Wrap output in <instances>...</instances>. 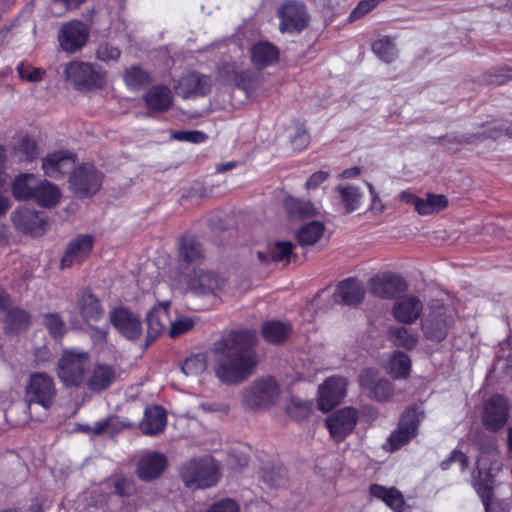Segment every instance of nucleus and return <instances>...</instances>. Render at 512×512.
Segmentation results:
<instances>
[{
    "label": "nucleus",
    "instance_id": "44",
    "mask_svg": "<svg viewBox=\"0 0 512 512\" xmlns=\"http://www.w3.org/2000/svg\"><path fill=\"white\" fill-rule=\"evenodd\" d=\"M372 51L382 61L391 63L397 58L394 42L389 37H383L372 44Z\"/></svg>",
    "mask_w": 512,
    "mask_h": 512
},
{
    "label": "nucleus",
    "instance_id": "5",
    "mask_svg": "<svg viewBox=\"0 0 512 512\" xmlns=\"http://www.w3.org/2000/svg\"><path fill=\"white\" fill-rule=\"evenodd\" d=\"M280 394V389L271 377L252 382L242 392V403L250 409H265L273 405Z\"/></svg>",
    "mask_w": 512,
    "mask_h": 512
},
{
    "label": "nucleus",
    "instance_id": "61",
    "mask_svg": "<svg viewBox=\"0 0 512 512\" xmlns=\"http://www.w3.org/2000/svg\"><path fill=\"white\" fill-rule=\"evenodd\" d=\"M207 512H239V505L232 499L215 502Z\"/></svg>",
    "mask_w": 512,
    "mask_h": 512
},
{
    "label": "nucleus",
    "instance_id": "15",
    "mask_svg": "<svg viewBox=\"0 0 512 512\" xmlns=\"http://www.w3.org/2000/svg\"><path fill=\"white\" fill-rule=\"evenodd\" d=\"M94 238L88 234H80L71 239L65 249L60 265L62 269L82 263L90 255Z\"/></svg>",
    "mask_w": 512,
    "mask_h": 512
},
{
    "label": "nucleus",
    "instance_id": "28",
    "mask_svg": "<svg viewBox=\"0 0 512 512\" xmlns=\"http://www.w3.org/2000/svg\"><path fill=\"white\" fill-rule=\"evenodd\" d=\"M404 288L402 279L393 274H382L371 281V291L374 295L388 299L394 297Z\"/></svg>",
    "mask_w": 512,
    "mask_h": 512
},
{
    "label": "nucleus",
    "instance_id": "8",
    "mask_svg": "<svg viewBox=\"0 0 512 512\" xmlns=\"http://www.w3.org/2000/svg\"><path fill=\"white\" fill-rule=\"evenodd\" d=\"M423 418V411L418 408L407 409L400 418L398 428L388 438L389 450L396 451L415 437Z\"/></svg>",
    "mask_w": 512,
    "mask_h": 512
},
{
    "label": "nucleus",
    "instance_id": "36",
    "mask_svg": "<svg viewBox=\"0 0 512 512\" xmlns=\"http://www.w3.org/2000/svg\"><path fill=\"white\" fill-rule=\"evenodd\" d=\"M60 198L61 192L55 184L40 179L32 200L42 207L50 208L58 204Z\"/></svg>",
    "mask_w": 512,
    "mask_h": 512
},
{
    "label": "nucleus",
    "instance_id": "24",
    "mask_svg": "<svg viewBox=\"0 0 512 512\" xmlns=\"http://www.w3.org/2000/svg\"><path fill=\"white\" fill-rule=\"evenodd\" d=\"M423 310V304L414 295H405L396 299L393 306V315L401 323H414Z\"/></svg>",
    "mask_w": 512,
    "mask_h": 512
},
{
    "label": "nucleus",
    "instance_id": "23",
    "mask_svg": "<svg viewBox=\"0 0 512 512\" xmlns=\"http://www.w3.org/2000/svg\"><path fill=\"white\" fill-rule=\"evenodd\" d=\"M75 166V157L68 151H57L47 155L42 161L46 176L59 178L69 173Z\"/></svg>",
    "mask_w": 512,
    "mask_h": 512
},
{
    "label": "nucleus",
    "instance_id": "26",
    "mask_svg": "<svg viewBox=\"0 0 512 512\" xmlns=\"http://www.w3.org/2000/svg\"><path fill=\"white\" fill-rule=\"evenodd\" d=\"M167 424L166 411L157 405L146 407L139 428L144 435L156 436L164 432Z\"/></svg>",
    "mask_w": 512,
    "mask_h": 512
},
{
    "label": "nucleus",
    "instance_id": "17",
    "mask_svg": "<svg viewBox=\"0 0 512 512\" xmlns=\"http://www.w3.org/2000/svg\"><path fill=\"white\" fill-rule=\"evenodd\" d=\"M509 405L501 395H494L484 405L483 424L492 431L500 429L508 419Z\"/></svg>",
    "mask_w": 512,
    "mask_h": 512
},
{
    "label": "nucleus",
    "instance_id": "12",
    "mask_svg": "<svg viewBox=\"0 0 512 512\" xmlns=\"http://www.w3.org/2000/svg\"><path fill=\"white\" fill-rule=\"evenodd\" d=\"M359 383L366 394L378 402H387L394 395V389L390 381L381 377L377 371L371 368L364 369L361 372Z\"/></svg>",
    "mask_w": 512,
    "mask_h": 512
},
{
    "label": "nucleus",
    "instance_id": "60",
    "mask_svg": "<svg viewBox=\"0 0 512 512\" xmlns=\"http://www.w3.org/2000/svg\"><path fill=\"white\" fill-rule=\"evenodd\" d=\"M366 186L370 195L369 210L376 215L383 213V211L385 210V205L382 202L379 193L376 191L375 187L371 183L367 182Z\"/></svg>",
    "mask_w": 512,
    "mask_h": 512
},
{
    "label": "nucleus",
    "instance_id": "53",
    "mask_svg": "<svg viewBox=\"0 0 512 512\" xmlns=\"http://www.w3.org/2000/svg\"><path fill=\"white\" fill-rule=\"evenodd\" d=\"M44 324L53 337L62 336L66 331V325L58 314H46Z\"/></svg>",
    "mask_w": 512,
    "mask_h": 512
},
{
    "label": "nucleus",
    "instance_id": "25",
    "mask_svg": "<svg viewBox=\"0 0 512 512\" xmlns=\"http://www.w3.org/2000/svg\"><path fill=\"white\" fill-rule=\"evenodd\" d=\"M167 464L164 454L159 452H150L143 455L137 466V475L143 481H150L159 477Z\"/></svg>",
    "mask_w": 512,
    "mask_h": 512
},
{
    "label": "nucleus",
    "instance_id": "11",
    "mask_svg": "<svg viewBox=\"0 0 512 512\" xmlns=\"http://www.w3.org/2000/svg\"><path fill=\"white\" fill-rule=\"evenodd\" d=\"M88 37V27L78 20L63 24L58 33L60 47L70 54L81 50L87 43Z\"/></svg>",
    "mask_w": 512,
    "mask_h": 512
},
{
    "label": "nucleus",
    "instance_id": "37",
    "mask_svg": "<svg viewBox=\"0 0 512 512\" xmlns=\"http://www.w3.org/2000/svg\"><path fill=\"white\" fill-rule=\"evenodd\" d=\"M370 492L395 512H400L404 505L402 493L394 487L387 488L382 485L373 484L370 486Z\"/></svg>",
    "mask_w": 512,
    "mask_h": 512
},
{
    "label": "nucleus",
    "instance_id": "27",
    "mask_svg": "<svg viewBox=\"0 0 512 512\" xmlns=\"http://www.w3.org/2000/svg\"><path fill=\"white\" fill-rule=\"evenodd\" d=\"M364 297V288L354 279L342 281L334 293V302L352 306L359 304Z\"/></svg>",
    "mask_w": 512,
    "mask_h": 512
},
{
    "label": "nucleus",
    "instance_id": "40",
    "mask_svg": "<svg viewBox=\"0 0 512 512\" xmlns=\"http://www.w3.org/2000/svg\"><path fill=\"white\" fill-rule=\"evenodd\" d=\"M291 332V327L280 321H270L263 325L262 336L270 343H280L285 340Z\"/></svg>",
    "mask_w": 512,
    "mask_h": 512
},
{
    "label": "nucleus",
    "instance_id": "41",
    "mask_svg": "<svg viewBox=\"0 0 512 512\" xmlns=\"http://www.w3.org/2000/svg\"><path fill=\"white\" fill-rule=\"evenodd\" d=\"M325 226L319 221H312L302 226L297 233V239L301 246L315 244L324 234Z\"/></svg>",
    "mask_w": 512,
    "mask_h": 512
},
{
    "label": "nucleus",
    "instance_id": "38",
    "mask_svg": "<svg viewBox=\"0 0 512 512\" xmlns=\"http://www.w3.org/2000/svg\"><path fill=\"white\" fill-rule=\"evenodd\" d=\"M179 256L183 262L193 265L199 264L204 258L201 244L190 237H184L180 240Z\"/></svg>",
    "mask_w": 512,
    "mask_h": 512
},
{
    "label": "nucleus",
    "instance_id": "39",
    "mask_svg": "<svg viewBox=\"0 0 512 512\" xmlns=\"http://www.w3.org/2000/svg\"><path fill=\"white\" fill-rule=\"evenodd\" d=\"M410 359L402 352H394L385 363V369L394 379L406 377L410 372Z\"/></svg>",
    "mask_w": 512,
    "mask_h": 512
},
{
    "label": "nucleus",
    "instance_id": "19",
    "mask_svg": "<svg viewBox=\"0 0 512 512\" xmlns=\"http://www.w3.org/2000/svg\"><path fill=\"white\" fill-rule=\"evenodd\" d=\"M357 422V411L354 408H343L326 420L332 438L340 442L350 434Z\"/></svg>",
    "mask_w": 512,
    "mask_h": 512
},
{
    "label": "nucleus",
    "instance_id": "33",
    "mask_svg": "<svg viewBox=\"0 0 512 512\" xmlns=\"http://www.w3.org/2000/svg\"><path fill=\"white\" fill-rule=\"evenodd\" d=\"M40 179L32 173L18 175L12 184V194L18 200H30L36 192Z\"/></svg>",
    "mask_w": 512,
    "mask_h": 512
},
{
    "label": "nucleus",
    "instance_id": "3",
    "mask_svg": "<svg viewBox=\"0 0 512 512\" xmlns=\"http://www.w3.org/2000/svg\"><path fill=\"white\" fill-rule=\"evenodd\" d=\"M89 362L87 352L66 350L59 359L57 375L64 385L79 386L84 381Z\"/></svg>",
    "mask_w": 512,
    "mask_h": 512
},
{
    "label": "nucleus",
    "instance_id": "63",
    "mask_svg": "<svg viewBox=\"0 0 512 512\" xmlns=\"http://www.w3.org/2000/svg\"><path fill=\"white\" fill-rule=\"evenodd\" d=\"M377 5L378 4L375 0H362L351 12L350 18L353 20L358 19L366 13L370 12Z\"/></svg>",
    "mask_w": 512,
    "mask_h": 512
},
{
    "label": "nucleus",
    "instance_id": "52",
    "mask_svg": "<svg viewBox=\"0 0 512 512\" xmlns=\"http://www.w3.org/2000/svg\"><path fill=\"white\" fill-rule=\"evenodd\" d=\"M287 137L289 138L293 149L301 151L309 143V135L303 125L295 124L289 131Z\"/></svg>",
    "mask_w": 512,
    "mask_h": 512
},
{
    "label": "nucleus",
    "instance_id": "16",
    "mask_svg": "<svg viewBox=\"0 0 512 512\" xmlns=\"http://www.w3.org/2000/svg\"><path fill=\"white\" fill-rule=\"evenodd\" d=\"M102 184V174L93 165L80 166L70 177L72 189L81 195L96 193Z\"/></svg>",
    "mask_w": 512,
    "mask_h": 512
},
{
    "label": "nucleus",
    "instance_id": "48",
    "mask_svg": "<svg viewBox=\"0 0 512 512\" xmlns=\"http://www.w3.org/2000/svg\"><path fill=\"white\" fill-rule=\"evenodd\" d=\"M132 424L120 420L118 417H109L108 419L97 422L93 428L92 432L95 435H99L102 433L114 434L122 430L123 428L131 427Z\"/></svg>",
    "mask_w": 512,
    "mask_h": 512
},
{
    "label": "nucleus",
    "instance_id": "20",
    "mask_svg": "<svg viewBox=\"0 0 512 512\" xmlns=\"http://www.w3.org/2000/svg\"><path fill=\"white\" fill-rule=\"evenodd\" d=\"M12 222L21 231L32 235H42L47 226L43 214L27 207L17 208L11 215Z\"/></svg>",
    "mask_w": 512,
    "mask_h": 512
},
{
    "label": "nucleus",
    "instance_id": "55",
    "mask_svg": "<svg viewBox=\"0 0 512 512\" xmlns=\"http://www.w3.org/2000/svg\"><path fill=\"white\" fill-rule=\"evenodd\" d=\"M18 74L21 79L29 82H38L42 80L44 71L40 68H34L30 65L20 63L17 67Z\"/></svg>",
    "mask_w": 512,
    "mask_h": 512
},
{
    "label": "nucleus",
    "instance_id": "42",
    "mask_svg": "<svg viewBox=\"0 0 512 512\" xmlns=\"http://www.w3.org/2000/svg\"><path fill=\"white\" fill-rule=\"evenodd\" d=\"M448 205L447 198L442 194H427L417 202V212L420 215H430L445 209Z\"/></svg>",
    "mask_w": 512,
    "mask_h": 512
},
{
    "label": "nucleus",
    "instance_id": "46",
    "mask_svg": "<svg viewBox=\"0 0 512 512\" xmlns=\"http://www.w3.org/2000/svg\"><path fill=\"white\" fill-rule=\"evenodd\" d=\"M14 155L19 162H31L38 156L36 143L33 139L22 137L14 147Z\"/></svg>",
    "mask_w": 512,
    "mask_h": 512
},
{
    "label": "nucleus",
    "instance_id": "10",
    "mask_svg": "<svg viewBox=\"0 0 512 512\" xmlns=\"http://www.w3.org/2000/svg\"><path fill=\"white\" fill-rule=\"evenodd\" d=\"M186 285L195 295L215 296L224 287L225 280L213 271L194 268L186 276Z\"/></svg>",
    "mask_w": 512,
    "mask_h": 512
},
{
    "label": "nucleus",
    "instance_id": "21",
    "mask_svg": "<svg viewBox=\"0 0 512 512\" xmlns=\"http://www.w3.org/2000/svg\"><path fill=\"white\" fill-rule=\"evenodd\" d=\"M110 321L115 329L129 340L137 339L142 333L139 318L125 308H116L110 312Z\"/></svg>",
    "mask_w": 512,
    "mask_h": 512
},
{
    "label": "nucleus",
    "instance_id": "2",
    "mask_svg": "<svg viewBox=\"0 0 512 512\" xmlns=\"http://www.w3.org/2000/svg\"><path fill=\"white\" fill-rule=\"evenodd\" d=\"M181 477L187 487L208 488L219 479V466L211 456L193 458L181 470Z\"/></svg>",
    "mask_w": 512,
    "mask_h": 512
},
{
    "label": "nucleus",
    "instance_id": "18",
    "mask_svg": "<svg viewBox=\"0 0 512 512\" xmlns=\"http://www.w3.org/2000/svg\"><path fill=\"white\" fill-rule=\"evenodd\" d=\"M333 201L344 213L358 210L363 203L364 194L359 186L352 183H339L333 190Z\"/></svg>",
    "mask_w": 512,
    "mask_h": 512
},
{
    "label": "nucleus",
    "instance_id": "58",
    "mask_svg": "<svg viewBox=\"0 0 512 512\" xmlns=\"http://www.w3.org/2000/svg\"><path fill=\"white\" fill-rule=\"evenodd\" d=\"M509 80H512V68L505 66L493 69L489 74L488 82L493 85H502Z\"/></svg>",
    "mask_w": 512,
    "mask_h": 512
},
{
    "label": "nucleus",
    "instance_id": "54",
    "mask_svg": "<svg viewBox=\"0 0 512 512\" xmlns=\"http://www.w3.org/2000/svg\"><path fill=\"white\" fill-rule=\"evenodd\" d=\"M149 79L148 74L137 67H131L125 73L124 80L129 87L138 88Z\"/></svg>",
    "mask_w": 512,
    "mask_h": 512
},
{
    "label": "nucleus",
    "instance_id": "49",
    "mask_svg": "<svg viewBox=\"0 0 512 512\" xmlns=\"http://www.w3.org/2000/svg\"><path fill=\"white\" fill-rule=\"evenodd\" d=\"M262 84V77L250 71H244L237 76V85L243 89L247 96L255 94Z\"/></svg>",
    "mask_w": 512,
    "mask_h": 512
},
{
    "label": "nucleus",
    "instance_id": "14",
    "mask_svg": "<svg viewBox=\"0 0 512 512\" xmlns=\"http://www.w3.org/2000/svg\"><path fill=\"white\" fill-rule=\"evenodd\" d=\"M212 89V80L209 76L198 72L183 74L175 85V90L182 98L202 97Z\"/></svg>",
    "mask_w": 512,
    "mask_h": 512
},
{
    "label": "nucleus",
    "instance_id": "34",
    "mask_svg": "<svg viewBox=\"0 0 512 512\" xmlns=\"http://www.w3.org/2000/svg\"><path fill=\"white\" fill-rule=\"evenodd\" d=\"M80 314L85 322L99 321L104 314V310L99 300L90 292H83L78 300Z\"/></svg>",
    "mask_w": 512,
    "mask_h": 512
},
{
    "label": "nucleus",
    "instance_id": "43",
    "mask_svg": "<svg viewBox=\"0 0 512 512\" xmlns=\"http://www.w3.org/2000/svg\"><path fill=\"white\" fill-rule=\"evenodd\" d=\"M207 363L208 354L197 353L185 359L181 370L186 376H198L206 370Z\"/></svg>",
    "mask_w": 512,
    "mask_h": 512
},
{
    "label": "nucleus",
    "instance_id": "7",
    "mask_svg": "<svg viewBox=\"0 0 512 512\" xmlns=\"http://www.w3.org/2000/svg\"><path fill=\"white\" fill-rule=\"evenodd\" d=\"M56 392L54 379L44 372L31 374L25 389L28 402L39 404L44 408L52 405Z\"/></svg>",
    "mask_w": 512,
    "mask_h": 512
},
{
    "label": "nucleus",
    "instance_id": "47",
    "mask_svg": "<svg viewBox=\"0 0 512 512\" xmlns=\"http://www.w3.org/2000/svg\"><path fill=\"white\" fill-rule=\"evenodd\" d=\"M312 412V403L292 397L286 405V413L294 420L300 421L307 418Z\"/></svg>",
    "mask_w": 512,
    "mask_h": 512
},
{
    "label": "nucleus",
    "instance_id": "62",
    "mask_svg": "<svg viewBox=\"0 0 512 512\" xmlns=\"http://www.w3.org/2000/svg\"><path fill=\"white\" fill-rule=\"evenodd\" d=\"M452 462L458 463L461 471H464L468 466L467 456L460 451H453L451 456L441 463L442 469H448Z\"/></svg>",
    "mask_w": 512,
    "mask_h": 512
},
{
    "label": "nucleus",
    "instance_id": "13",
    "mask_svg": "<svg viewBox=\"0 0 512 512\" xmlns=\"http://www.w3.org/2000/svg\"><path fill=\"white\" fill-rule=\"evenodd\" d=\"M347 380L341 376H332L318 389V408L323 412L331 411L346 396Z\"/></svg>",
    "mask_w": 512,
    "mask_h": 512
},
{
    "label": "nucleus",
    "instance_id": "4",
    "mask_svg": "<svg viewBox=\"0 0 512 512\" xmlns=\"http://www.w3.org/2000/svg\"><path fill=\"white\" fill-rule=\"evenodd\" d=\"M453 322V309L435 301L431 303L422 320V330L427 339L439 342L446 337Z\"/></svg>",
    "mask_w": 512,
    "mask_h": 512
},
{
    "label": "nucleus",
    "instance_id": "50",
    "mask_svg": "<svg viewBox=\"0 0 512 512\" xmlns=\"http://www.w3.org/2000/svg\"><path fill=\"white\" fill-rule=\"evenodd\" d=\"M29 315L20 309L9 310L6 315V328L11 331H19L25 329L29 323Z\"/></svg>",
    "mask_w": 512,
    "mask_h": 512
},
{
    "label": "nucleus",
    "instance_id": "31",
    "mask_svg": "<svg viewBox=\"0 0 512 512\" xmlns=\"http://www.w3.org/2000/svg\"><path fill=\"white\" fill-rule=\"evenodd\" d=\"M168 301L154 306L147 315L148 334L155 337L170 326L171 317L168 312Z\"/></svg>",
    "mask_w": 512,
    "mask_h": 512
},
{
    "label": "nucleus",
    "instance_id": "6",
    "mask_svg": "<svg viewBox=\"0 0 512 512\" xmlns=\"http://www.w3.org/2000/svg\"><path fill=\"white\" fill-rule=\"evenodd\" d=\"M64 74L67 81L81 90L98 88L105 83L104 72L90 63L70 62L65 66Z\"/></svg>",
    "mask_w": 512,
    "mask_h": 512
},
{
    "label": "nucleus",
    "instance_id": "59",
    "mask_svg": "<svg viewBox=\"0 0 512 512\" xmlns=\"http://www.w3.org/2000/svg\"><path fill=\"white\" fill-rule=\"evenodd\" d=\"M120 56V50L109 43L100 44L97 49V58L104 62L115 61Z\"/></svg>",
    "mask_w": 512,
    "mask_h": 512
},
{
    "label": "nucleus",
    "instance_id": "35",
    "mask_svg": "<svg viewBox=\"0 0 512 512\" xmlns=\"http://www.w3.org/2000/svg\"><path fill=\"white\" fill-rule=\"evenodd\" d=\"M505 135L512 137V125L508 128L498 125L489 126L476 133L461 135L456 140L460 144H475L487 138L499 139Z\"/></svg>",
    "mask_w": 512,
    "mask_h": 512
},
{
    "label": "nucleus",
    "instance_id": "45",
    "mask_svg": "<svg viewBox=\"0 0 512 512\" xmlns=\"http://www.w3.org/2000/svg\"><path fill=\"white\" fill-rule=\"evenodd\" d=\"M389 336L396 346L408 350L414 348L418 342L417 335L405 327H391Z\"/></svg>",
    "mask_w": 512,
    "mask_h": 512
},
{
    "label": "nucleus",
    "instance_id": "29",
    "mask_svg": "<svg viewBox=\"0 0 512 512\" xmlns=\"http://www.w3.org/2000/svg\"><path fill=\"white\" fill-rule=\"evenodd\" d=\"M252 63L258 68H266L279 60L278 48L270 42L259 41L250 49Z\"/></svg>",
    "mask_w": 512,
    "mask_h": 512
},
{
    "label": "nucleus",
    "instance_id": "32",
    "mask_svg": "<svg viewBox=\"0 0 512 512\" xmlns=\"http://www.w3.org/2000/svg\"><path fill=\"white\" fill-rule=\"evenodd\" d=\"M172 92L169 87L157 85L152 87L145 94V102L149 109L163 112L170 108L172 105Z\"/></svg>",
    "mask_w": 512,
    "mask_h": 512
},
{
    "label": "nucleus",
    "instance_id": "64",
    "mask_svg": "<svg viewBox=\"0 0 512 512\" xmlns=\"http://www.w3.org/2000/svg\"><path fill=\"white\" fill-rule=\"evenodd\" d=\"M329 177V173L327 171H317L313 173L306 181L305 188L307 190L315 189L320 184L325 182Z\"/></svg>",
    "mask_w": 512,
    "mask_h": 512
},
{
    "label": "nucleus",
    "instance_id": "1",
    "mask_svg": "<svg viewBox=\"0 0 512 512\" xmlns=\"http://www.w3.org/2000/svg\"><path fill=\"white\" fill-rule=\"evenodd\" d=\"M256 341L254 331L243 329L229 331L213 344L210 353L220 382L239 384L253 373L258 363Z\"/></svg>",
    "mask_w": 512,
    "mask_h": 512
},
{
    "label": "nucleus",
    "instance_id": "56",
    "mask_svg": "<svg viewBox=\"0 0 512 512\" xmlns=\"http://www.w3.org/2000/svg\"><path fill=\"white\" fill-rule=\"evenodd\" d=\"M194 325V322L189 317H180L174 321L171 320L169 326V335L171 337H177L187 331H189Z\"/></svg>",
    "mask_w": 512,
    "mask_h": 512
},
{
    "label": "nucleus",
    "instance_id": "51",
    "mask_svg": "<svg viewBox=\"0 0 512 512\" xmlns=\"http://www.w3.org/2000/svg\"><path fill=\"white\" fill-rule=\"evenodd\" d=\"M293 244L291 242H277L269 248V257L272 261L288 263L292 258Z\"/></svg>",
    "mask_w": 512,
    "mask_h": 512
},
{
    "label": "nucleus",
    "instance_id": "57",
    "mask_svg": "<svg viewBox=\"0 0 512 512\" xmlns=\"http://www.w3.org/2000/svg\"><path fill=\"white\" fill-rule=\"evenodd\" d=\"M172 136L176 140L190 143H202L207 139V136L198 130L177 131Z\"/></svg>",
    "mask_w": 512,
    "mask_h": 512
},
{
    "label": "nucleus",
    "instance_id": "9",
    "mask_svg": "<svg viewBox=\"0 0 512 512\" xmlns=\"http://www.w3.org/2000/svg\"><path fill=\"white\" fill-rule=\"evenodd\" d=\"M280 19L279 30L282 33H298L309 22V16L303 3L289 0L277 10Z\"/></svg>",
    "mask_w": 512,
    "mask_h": 512
},
{
    "label": "nucleus",
    "instance_id": "22",
    "mask_svg": "<svg viewBox=\"0 0 512 512\" xmlns=\"http://www.w3.org/2000/svg\"><path fill=\"white\" fill-rule=\"evenodd\" d=\"M478 473L473 475L472 485L481 498L486 512H496V507L491 503L493 496V476L484 471L485 457L481 456L476 461Z\"/></svg>",
    "mask_w": 512,
    "mask_h": 512
},
{
    "label": "nucleus",
    "instance_id": "30",
    "mask_svg": "<svg viewBox=\"0 0 512 512\" xmlns=\"http://www.w3.org/2000/svg\"><path fill=\"white\" fill-rule=\"evenodd\" d=\"M117 377V372L111 365L97 364L91 371L87 380V386L92 391L107 389Z\"/></svg>",
    "mask_w": 512,
    "mask_h": 512
}]
</instances>
